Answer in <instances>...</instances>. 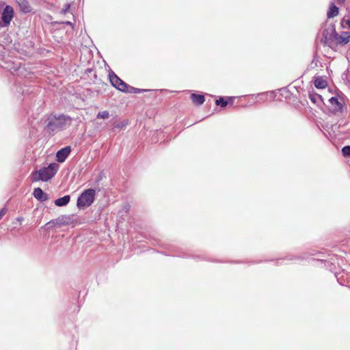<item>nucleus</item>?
Returning a JSON list of instances; mask_svg holds the SVG:
<instances>
[{
  "label": "nucleus",
  "mask_w": 350,
  "mask_h": 350,
  "mask_svg": "<svg viewBox=\"0 0 350 350\" xmlns=\"http://www.w3.org/2000/svg\"><path fill=\"white\" fill-rule=\"evenodd\" d=\"M71 124V118L66 115L51 113L46 120L44 130L53 135L57 132L67 129Z\"/></svg>",
  "instance_id": "1"
},
{
  "label": "nucleus",
  "mask_w": 350,
  "mask_h": 350,
  "mask_svg": "<svg viewBox=\"0 0 350 350\" xmlns=\"http://www.w3.org/2000/svg\"><path fill=\"white\" fill-rule=\"evenodd\" d=\"M58 169L59 165L55 163H51L47 167H43L35 172L33 181H48L55 175Z\"/></svg>",
  "instance_id": "2"
},
{
  "label": "nucleus",
  "mask_w": 350,
  "mask_h": 350,
  "mask_svg": "<svg viewBox=\"0 0 350 350\" xmlns=\"http://www.w3.org/2000/svg\"><path fill=\"white\" fill-rule=\"evenodd\" d=\"M338 33L336 31L335 25H332L323 31V41L324 44L332 46L336 43Z\"/></svg>",
  "instance_id": "3"
},
{
  "label": "nucleus",
  "mask_w": 350,
  "mask_h": 350,
  "mask_svg": "<svg viewBox=\"0 0 350 350\" xmlns=\"http://www.w3.org/2000/svg\"><path fill=\"white\" fill-rule=\"evenodd\" d=\"M109 78L111 84L117 90L125 92L129 88V85L118 77L113 71L109 73Z\"/></svg>",
  "instance_id": "4"
},
{
  "label": "nucleus",
  "mask_w": 350,
  "mask_h": 350,
  "mask_svg": "<svg viewBox=\"0 0 350 350\" xmlns=\"http://www.w3.org/2000/svg\"><path fill=\"white\" fill-rule=\"evenodd\" d=\"M70 222V216L67 215H61L56 219H51L49 222L46 224V226H48V228H53V227H62L63 226L68 225Z\"/></svg>",
  "instance_id": "5"
},
{
  "label": "nucleus",
  "mask_w": 350,
  "mask_h": 350,
  "mask_svg": "<svg viewBox=\"0 0 350 350\" xmlns=\"http://www.w3.org/2000/svg\"><path fill=\"white\" fill-rule=\"evenodd\" d=\"M14 16V10L10 5H6L3 10L1 22L4 27H8Z\"/></svg>",
  "instance_id": "6"
},
{
  "label": "nucleus",
  "mask_w": 350,
  "mask_h": 350,
  "mask_svg": "<svg viewBox=\"0 0 350 350\" xmlns=\"http://www.w3.org/2000/svg\"><path fill=\"white\" fill-rule=\"evenodd\" d=\"M77 206L79 209H85L88 206V189H84L79 196L77 202Z\"/></svg>",
  "instance_id": "7"
},
{
  "label": "nucleus",
  "mask_w": 350,
  "mask_h": 350,
  "mask_svg": "<svg viewBox=\"0 0 350 350\" xmlns=\"http://www.w3.org/2000/svg\"><path fill=\"white\" fill-rule=\"evenodd\" d=\"M71 152V148L70 146H66L61 150H58L56 153L57 161L59 163H63L65 161L66 158L68 157Z\"/></svg>",
  "instance_id": "8"
},
{
  "label": "nucleus",
  "mask_w": 350,
  "mask_h": 350,
  "mask_svg": "<svg viewBox=\"0 0 350 350\" xmlns=\"http://www.w3.org/2000/svg\"><path fill=\"white\" fill-rule=\"evenodd\" d=\"M350 42V32L342 31L341 35H338L336 38V44L345 45Z\"/></svg>",
  "instance_id": "9"
},
{
  "label": "nucleus",
  "mask_w": 350,
  "mask_h": 350,
  "mask_svg": "<svg viewBox=\"0 0 350 350\" xmlns=\"http://www.w3.org/2000/svg\"><path fill=\"white\" fill-rule=\"evenodd\" d=\"M33 194L35 198L40 202H45L49 200L48 194L44 193L40 187L34 189Z\"/></svg>",
  "instance_id": "10"
},
{
  "label": "nucleus",
  "mask_w": 350,
  "mask_h": 350,
  "mask_svg": "<svg viewBox=\"0 0 350 350\" xmlns=\"http://www.w3.org/2000/svg\"><path fill=\"white\" fill-rule=\"evenodd\" d=\"M329 103L334 107V113L340 112L342 113L343 111V105L342 104L338 101L337 97L333 96L329 100Z\"/></svg>",
  "instance_id": "11"
},
{
  "label": "nucleus",
  "mask_w": 350,
  "mask_h": 350,
  "mask_svg": "<svg viewBox=\"0 0 350 350\" xmlns=\"http://www.w3.org/2000/svg\"><path fill=\"white\" fill-rule=\"evenodd\" d=\"M20 10L23 13H29L32 10L31 6L27 0H18Z\"/></svg>",
  "instance_id": "12"
},
{
  "label": "nucleus",
  "mask_w": 350,
  "mask_h": 350,
  "mask_svg": "<svg viewBox=\"0 0 350 350\" xmlns=\"http://www.w3.org/2000/svg\"><path fill=\"white\" fill-rule=\"evenodd\" d=\"M314 85L318 89H324L327 86V81L323 77H317Z\"/></svg>",
  "instance_id": "13"
},
{
  "label": "nucleus",
  "mask_w": 350,
  "mask_h": 350,
  "mask_svg": "<svg viewBox=\"0 0 350 350\" xmlns=\"http://www.w3.org/2000/svg\"><path fill=\"white\" fill-rule=\"evenodd\" d=\"M308 97L310 101L317 106H320L323 103L322 96L317 93H309Z\"/></svg>",
  "instance_id": "14"
},
{
  "label": "nucleus",
  "mask_w": 350,
  "mask_h": 350,
  "mask_svg": "<svg viewBox=\"0 0 350 350\" xmlns=\"http://www.w3.org/2000/svg\"><path fill=\"white\" fill-rule=\"evenodd\" d=\"M338 14V8L335 5L334 2L330 3L329 9L327 11V16L328 18H332L336 16Z\"/></svg>",
  "instance_id": "15"
},
{
  "label": "nucleus",
  "mask_w": 350,
  "mask_h": 350,
  "mask_svg": "<svg viewBox=\"0 0 350 350\" xmlns=\"http://www.w3.org/2000/svg\"><path fill=\"white\" fill-rule=\"evenodd\" d=\"M192 102L196 105H201L204 103L205 99L204 96L202 94H192L191 95Z\"/></svg>",
  "instance_id": "16"
},
{
  "label": "nucleus",
  "mask_w": 350,
  "mask_h": 350,
  "mask_svg": "<svg viewBox=\"0 0 350 350\" xmlns=\"http://www.w3.org/2000/svg\"><path fill=\"white\" fill-rule=\"evenodd\" d=\"M70 197L69 195L64 196L55 200V204L57 206H63L68 204Z\"/></svg>",
  "instance_id": "17"
},
{
  "label": "nucleus",
  "mask_w": 350,
  "mask_h": 350,
  "mask_svg": "<svg viewBox=\"0 0 350 350\" xmlns=\"http://www.w3.org/2000/svg\"><path fill=\"white\" fill-rule=\"evenodd\" d=\"M100 189L98 187L89 189V206H90L95 199L96 193H98Z\"/></svg>",
  "instance_id": "18"
},
{
  "label": "nucleus",
  "mask_w": 350,
  "mask_h": 350,
  "mask_svg": "<svg viewBox=\"0 0 350 350\" xmlns=\"http://www.w3.org/2000/svg\"><path fill=\"white\" fill-rule=\"evenodd\" d=\"M60 14L63 15H70L72 18L74 17L72 13L70 11V4L66 3L60 11Z\"/></svg>",
  "instance_id": "19"
},
{
  "label": "nucleus",
  "mask_w": 350,
  "mask_h": 350,
  "mask_svg": "<svg viewBox=\"0 0 350 350\" xmlns=\"http://www.w3.org/2000/svg\"><path fill=\"white\" fill-rule=\"evenodd\" d=\"M146 91H148V90H145V89H139V88H133V87H131L129 85V88H127L125 91L126 93H134V94H137V93H142V92H146Z\"/></svg>",
  "instance_id": "20"
},
{
  "label": "nucleus",
  "mask_w": 350,
  "mask_h": 350,
  "mask_svg": "<svg viewBox=\"0 0 350 350\" xmlns=\"http://www.w3.org/2000/svg\"><path fill=\"white\" fill-rule=\"evenodd\" d=\"M215 104L220 105L221 107H225L228 104V100H225L224 98L220 97L219 99L216 100Z\"/></svg>",
  "instance_id": "21"
},
{
  "label": "nucleus",
  "mask_w": 350,
  "mask_h": 350,
  "mask_svg": "<svg viewBox=\"0 0 350 350\" xmlns=\"http://www.w3.org/2000/svg\"><path fill=\"white\" fill-rule=\"evenodd\" d=\"M109 117V113L107 111L99 112L97 115V118L107 119Z\"/></svg>",
  "instance_id": "22"
},
{
  "label": "nucleus",
  "mask_w": 350,
  "mask_h": 350,
  "mask_svg": "<svg viewBox=\"0 0 350 350\" xmlns=\"http://www.w3.org/2000/svg\"><path fill=\"white\" fill-rule=\"evenodd\" d=\"M342 153L345 157H350V146H345L342 149Z\"/></svg>",
  "instance_id": "23"
},
{
  "label": "nucleus",
  "mask_w": 350,
  "mask_h": 350,
  "mask_svg": "<svg viewBox=\"0 0 350 350\" xmlns=\"http://www.w3.org/2000/svg\"><path fill=\"white\" fill-rule=\"evenodd\" d=\"M7 209L6 208H3L0 210V219L5 215L6 213Z\"/></svg>",
  "instance_id": "24"
},
{
  "label": "nucleus",
  "mask_w": 350,
  "mask_h": 350,
  "mask_svg": "<svg viewBox=\"0 0 350 350\" xmlns=\"http://www.w3.org/2000/svg\"><path fill=\"white\" fill-rule=\"evenodd\" d=\"M130 209V205L129 204H125L122 206V210L124 211L126 213L128 212Z\"/></svg>",
  "instance_id": "25"
},
{
  "label": "nucleus",
  "mask_w": 350,
  "mask_h": 350,
  "mask_svg": "<svg viewBox=\"0 0 350 350\" xmlns=\"http://www.w3.org/2000/svg\"><path fill=\"white\" fill-rule=\"evenodd\" d=\"M345 23L347 24L348 25L349 28L350 29V20L343 19L342 21V25H343Z\"/></svg>",
  "instance_id": "26"
},
{
  "label": "nucleus",
  "mask_w": 350,
  "mask_h": 350,
  "mask_svg": "<svg viewBox=\"0 0 350 350\" xmlns=\"http://www.w3.org/2000/svg\"><path fill=\"white\" fill-rule=\"evenodd\" d=\"M62 23L69 25H72V23L70 21H63Z\"/></svg>",
  "instance_id": "27"
},
{
  "label": "nucleus",
  "mask_w": 350,
  "mask_h": 350,
  "mask_svg": "<svg viewBox=\"0 0 350 350\" xmlns=\"http://www.w3.org/2000/svg\"><path fill=\"white\" fill-rule=\"evenodd\" d=\"M101 179H102V175H101V174H100L98 175V176L97 179H96V181H99V180H101Z\"/></svg>",
  "instance_id": "28"
},
{
  "label": "nucleus",
  "mask_w": 350,
  "mask_h": 350,
  "mask_svg": "<svg viewBox=\"0 0 350 350\" xmlns=\"http://www.w3.org/2000/svg\"><path fill=\"white\" fill-rule=\"evenodd\" d=\"M1 27H4L3 26V23H2V22L0 21V28H1Z\"/></svg>",
  "instance_id": "29"
},
{
  "label": "nucleus",
  "mask_w": 350,
  "mask_h": 350,
  "mask_svg": "<svg viewBox=\"0 0 350 350\" xmlns=\"http://www.w3.org/2000/svg\"><path fill=\"white\" fill-rule=\"evenodd\" d=\"M88 72H89V74L91 73L92 72V70L90 68H89Z\"/></svg>",
  "instance_id": "30"
},
{
  "label": "nucleus",
  "mask_w": 350,
  "mask_h": 350,
  "mask_svg": "<svg viewBox=\"0 0 350 350\" xmlns=\"http://www.w3.org/2000/svg\"><path fill=\"white\" fill-rule=\"evenodd\" d=\"M344 0H338V3L342 2Z\"/></svg>",
  "instance_id": "31"
},
{
  "label": "nucleus",
  "mask_w": 350,
  "mask_h": 350,
  "mask_svg": "<svg viewBox=\"0 0 350 350\" xmlns=\"http://www.w3.org/2000/svg\"><path fill=\"white\" fill-rule=\"evenodd\" d=\"M228 100H232V98L228 97Z\"/></svg>",
  "instance_id": "32"
}]
</instances>
